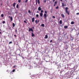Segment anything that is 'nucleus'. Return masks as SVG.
Listing matches in <instances>:
<instances>
[{
	"instance_id": "nucleus-1",
	"label": "nucleus",
	"mask_w": 79,
	"mask_h": 79,
	"mask_svg": "<svg viewBox=\"0 0 79 79\" xmlns=\"http://www.w3.org/2000/svg\"><path fill=\"white\" fill-rule=\"evenodd\" d=\"M45 13L44 14V19H45V21H47V10H45L44 12Z\"/></svg>"
},
{
	"instance_id": "nucleus-2",
	"label": "nucleus",
	"mask_w": 79,
	"mask_h": 79,
	"mask_svg": "<svg viewBox=\"0 0 79 79\" xmlns=\"http://www.w3.org/2000/svg\"><path fill=\"white\" fill-rule=\"evenodd\" d=\"M28 29H29L28 31L29 32H30V31H31L32 32H34V31L33 30V29H32V28H30V27H29Z\"/></svg>"
},
{
	"instance_id": "nucleus-3",
	"label": "nucleus",
	"mask_w": 79,
	"mask_h": 79,
	"mask_svg": "<svg viewBox=\"0 0 79 79\" xmlns=\"http://www.w3.org/2000/svg\"><path fill=\"white\" fill-rule=\"evenodd\" d=\"M68 9H69V8L68 7H65V11H66V13H67V10H68Z\"/></svg>"
},
{
	"instance_id": "nucleus-4",
	"label": "nucleus",
	"mask_w": 79,
	"mask_h": 79,
	"mask_svg": "<svg viewBox=\"0 0 79 79\" xmlns=\"http://www.w3.org/2000/svg\"><path fill=\"white\" fill-rule=\"evenodd\" d=\"M61 16L62 18H64V14H62L61 15Z\"/></svg>"
},
{
	"instance_id": "nucleus-5",
	"label": "nucleus",
	"mask_w": 79,
	"mask_h": 79,
	"mask_svg": "<svg viewBox=\"0 0 79 79\" xmlns=\"http://www.w3.org/2000/svg\"><path fill=\"white\" fill-rule=\"evenodd\" d=\"M38 10L39 11H41V10H42V8H40V7H38Z\"/></svg>"
},
{
	"instance_id": "nucleus-6",
	"label": "nucleus",
	"mask_w": 79,
	"mask_h": 79,
	"mask_svg": "<svg viewBox=\"0 0 79 79\" xmlns=\"http://www.w3.org/2000/svg\"><path fill=\"white\" fill-rule=\"evenodd\" d=\"M16 3H15H15H14L13 4V6L14 7H15V5H16Z\"/></svg>"
},
{
	"instance_id": "nucleus-7",
	"label": "nucleus",
	"mask_w": 79,
	"mask_h": 79,
	"mask_svg": "<svg viewBox=\"0 0 79 79\" xmlns=\"http://www.w3.org/2000/svg\"><path fill=\"white\" fill-rule=\"evenodd\" d=\"M34 19H35L34 18H32V21L33 23H34Z\"/></svg>"
},
{
	"instance_id": "nucleus-8",
	"label": "nucleus",
	"mask_w": 79,
	"mask_h": 79,
	"mask_svg": "<svg viewBox=\"0 0 79 79\" xmlns=\"http://www.w3.org/2000/svg\"><path fill=\"white\" fill-rule=\"evenodd\" d=\"M32 37H34V36H35V35H34V33H33V32H32Z\"/></svg>"
},
{
	"instance_id": "nucleus-9",
	"label": "nucleus",
	"mask_w": 79,
	"mask_h": 79,
	"mask_svg": "<svg viewBox=\"0 0 79 79\" xmlns=\"http://www.w3.org/2000/svg\"><path fill=\"white\" fill-rule=\"evenodd\" d=\"M47 38H48V35H45V37L44 39H47Z\"/></svg>"
},
{
	"instance_id": "nucleus-10",
	"label": "nucleus",
	"mask_w": 79,
	"mask_h": 79,
	"mask_svg": "<svg viewBox=\"0 0 79 79\" xmlns=\"http://www.w3.org/2000/svg\"><path fill=\"white\" fill-rule=\"evenodd\" d=\"M60 24H62V20H60Z\"/></svg>"
},
{
	"instance_id": "nucleus-11",
	"label": "nucleus",
	"mask_w": 79,
	"mask_h": 79,
	"mask_svg": "<svg viewBox=\"0 0 79 79\" xmlns=\"http://www.w3.org/2000/svg\"><path fill=\"white\" fill-rule=\"evenodd\" d=\"M71 24H74V22L73 21H72Z\"/></svg>"
},
{
	"instance_id": "nucleus-12",
	"label": "nucleus",
	"mask_w": 79,
	"mask_h": 79,
	"mask_svg": "<svg viewBox=\"0 0 79 79\" xmlns=\"http://www.w3.org/2000/svg\"><path fill=\"white\" fill-rule=\"evenodd\" d=\"M40 16H41L42 17V16H43V14H42V13H40Z\"/></svg>"
},
{
	"instance_id": "nucleus-13",
	"label": "nucleus",
	"mask_w": 79,
	"mask_h": 79,
	"mask_svg": "<svg viewBox=\"0 0 79 79\" xmlns=\"http://www.w3.org/2000/svg\"><path fill=\"white\" fill-rule=\"evenodd\" d=\"M10 21H13V18L12 17H10Z\"/></svg>"
},
{
	"instance_id": "nucleus-14",
	"label": "nucleus",
	"mask_w": 79,
	"mask_h": 79,
	"mask_svg": "<svg viewBox=\"0 0 79 79\" xmlns=\"http://www.w3.org/2000/svg\"><path fill=\"white\" fill-rule=\"evenodd\" d=\"M12 26L13 27H15V23H13Z\"/></svg>"
},
{
	"instance_id": "nucleus-15",
	"label": "nucleus",
	"mask_w": 79,
	"mask_h": 79,
	"mask_svg": "<svg viewBox=\"0 0 79 79\" xmlns=\"http://www.w3.org/2000/svg\"><path fill=\"white\" fill-rule=\"evenodd\" d=\"M64 28H65V29H67V28H68V26H64Z\"/></svg>"
},
{
	"instance_id": "nucleus-16",
	"label": "nucleus",
	"mask_w": 79,
	"mask_h": 79,
	"mask_svg": "<svg viewBox=\"0 0 79 79\" xmlns=\"http://www.w3.org/2000/svg\"><path fill=\"white\" fill-rule=\"evenodd\" d=\"M44 24H42L41 25V26H42V27H44Z\"/></svg>"
},
{
	"instance_id": "nucleus-17",
	"label": "nucleus",
	"mask_w": 79,
	"mask_h": 79,
	"mask_svg": "<svg viewBox=\"0 0 79 79\" xmlns=\"http://www.w3.org/2000/svg\"><path fill=\"white\" fill-rule=\"evenodd\" d=\"M16 7L17 8H18V7H19V5L17 4Z\"/></svg>"
},
{
	"instance_id": "nucleus-18",
	"label": "nucleus",
	"mask_w": 79,
	"mask_h": 79,
	"mask_svg": "<svg viewBox=\"0 0 79 79\" xmlns=\"http://www.w3.org/2000/svg\"><path fill=\"white\" fill-rule=\"evenodd\" d=\"M1 17H2L3 18V16H4V15H3V14H1Z\"/></svg>"
},
{
	"instance_id": "nucleus-19",
	"label": "nucleus",
	"mask_w": 79,
	"mask_h": 79,
	"mask_svg": "<svg viewBox=\"0 0 79 79\" xmlns=\"http://www.w3.org/2000/svg\"><path fill=\"white\" fill-rule=\"evenodd\" d=\"M67 14L68 15H69V11H67Z\"/></svg>"
},
{
	"instance_id": "nucleus-20",
	"label": "nucleus",
	"mask_w": 79,
	"mask_h": 79,
	"mask_svg": "<svg viewBox=\"0 0 79 79\" xmlns=\"http://www.w3.org/2000/svg\"><path fill=\"white\" fill-rule=\"evenodd\" d=\"M38 4H40V0H38Z\"/></svg>"
},
{
	"instance_id": "nucleus-21",
	"label": "nucleus",
	"mask_w": 79,
	"mask_h": 79,
	"mask_svg": "<svg viewBox=\"0 0 79 79\" xmlns=\"http://www.w3.org/2000/svg\"><path fill=\"white\" fill-rule=\"evenodd\" d=\"M62 6H64V3H62Z\"/></svg>"
},
{
	"instance_id": "nucleus-22",
	"label": "nucleus",
	"mask_w": 79,
	"mask_h": 79,
	"mask_svg": "<svg viewBox=\"0 0 79 79\" xmlns=\"http://www.w3.org/2000/svg\"><path fill=\"white\" fill-rule=\"evenodd\" d=\"M21 0H18V2H19V3H20V2H21Z\"/></svg>"
},
{
	"instance_id": "nucleus-23",
	"label": "nucleus",
	"mask_w": 79,
	"mask_h": 79,
	"mask_svg": "<svg viewBox=\"0 0 79 79\" xmlns=\"http://www.w3.org/2000/svg\"><path fill=\"white\" fill-rule=\"evenodd\" d=\"M28 12L29 13H31V11L29 10H28Z\"/></svg>"
},
{
	"instance_id": "nucleus-24",
	"label": "nucleus",
	"mask_w": 79,
	"mask_h": 79,
	"mask_svg": "<svg viewBox=\"0 0 79 79\" xmlns=\"http://www.w3.org/2000/svg\"><path fill=\"white\" fill-rule=\"evenodd\" d=\"M15 71V69H13L12 70V72H14Z\"/></svg>"
},
{
	"instance_id": "nucleus-25",
	"label": "nucleus",
	"mask_w": 79,
	"mask_h": 79,
	"mask_svg": "<svg viewBox=\"0 0 79 79\" xmlns=\"http://www.w3.org/2000/svg\"><path fill=\"white\" fill-rule=\"evenodd\" d=\"M59 8V7H58V6H57L56 7V9H58Z\"/></svg>"
},
{
	"instance_id": "nucleus-26",
	"label": "nucleus",
	"mask_w": 79,
	"mask_h": 79,
	"mask_svg": "<svg viewBox=\"0 0 79 79\" xmlns=\"http://www.w3.org/2000/svg\"><path fill=\"white\" fill-rule=\"evenodd\" d=\"M35 23L36 24H37V20L35 21Z\"/></svg>"
},
{
	"instance_id": "nucleus-27",
	"label": "nucleus",
	"mask_w": 79,
	"mask_h": 79,
	"mask_svg": "<svg viewBox=\"0 0 79 79\" xmlns=\"http://www.w3.org/2000/svg\"><path fill=\"white\" fill-rule=\"evenodd\" d=\"M5 21H3L2 22V23H3V24H5Z\"/></svg>"
},
{
	"instance_id": "nucleus-28",
	"label": "nucleus",
	"mask_w": 79,
	"mask_h": 79,
	"mask_svg": "<svg viewBox=\"0 0 79 79\" xmlns=\"http://www.w3.org/2000/svg\"><path fill=\"white\" fill-rule=\"evenodd\" d=\"M43 12H44V11H43V10H42L41 11V13H43Z\"/></svg>"
},
{
	"instance_id": "nucleus-29",
	"label": "nucleus",
	"mask_w": 79,
	"mask_h": 79,
	"mask_svg": "<svg viewBox=\"0 0 79 79\" xmlns=\"http://www.w3.org/2000/svg\"><path fill=\"white\" fill-rule=\"evenodd\" d=\"M36 17H39V15L37 14L36 15Z\"/></svg>"
},
{
	"instance_id": "nucleus-30",
	"label": "nucleus",
	"mask_w": 79,
	"mask_h": 79,
	"mask_svg": "<svg viewBox=\"0 0 79 79\" xmlns=\"http://www.w3.org/2000/svg\"><path fill=\"white\" fill-rule=\"evenodd\" d=\"M24 23H26V24L27 23V22H26V21L24 20Z\"/></svg>"
},
{
	"instance_id": "nucleus-31",
	"label": "nucleus",
	"mask_w": 79,
	"mask_h": 79,
	"mask_svg": "<svg viewBox=\"0 0 79 79\" xmlns=\"http://www.w3.org/2000/svg\"><path fill=\"white\" fill-rule=\"evenodd\" d=\"M52 42H53V40H51L50 41V42L51 43H52Z\"/></svg>"
},
{
	"instance_id": "nucleus-32",
	"label": "nucleus",
	"mask_w": 79,
	"mask_h": 79,
	"mask_svg": "<svg viewBox=\"0 0 79 79\" xmlns=\"http://www.w3.org/2000/svg\"><path fill=\"white\" fill-rule=\"evenodd\" d=\"M12 44V42H9V44Z\"/></svg>"
},
{
	"instance_id": "nucleus-33",
	"label": "nucleus",
	"mask_w": 79,
	"mask_h": 79,
	"mask_svg": "<svg viewBox=\"0 0 79 79\" xmlns=\"http://www.w3.org/2000/svg\"><path fill=\"white\" fill-rule=\"evenodd\" d=\"M57 3V2L56 1V2H55L54 4H56Z\"/></svg>"
},
{
	"instance_id": "nucleus-34",
	"label": "nucleus",
	"mask_w": 79,
	"mask_h": 79,
	"mask_svg": "<svg viewBox=\"0 0 79 79\" xmlns=\"http://www.w3.org/2000/svg\"><path fill=\"white\" fill-rule=\"evenodd\" d=\"M28 2V0H26L25 1V2Z\"/></svg>"
},
{
	"instance_id": "nucleus-35",
	"label": "nucleus",
	"mask_w": 79,
	"mask_h": 79,
	"mask_svg": "<svg viewBox=\"0 0 79 79\" xmlns=\"http://www.w3.org/2000/svg\"><path fill=\"white\" fill-rule=\"evenodd\" d=\"M36 5H37V1H36Z\"/></svg>"
},
{
	"instance_id": "nucleus-36",
	"label": "nucleus",
	"mask_w": 79,
	"mask_h": 79,
	"mask_svg": "<svg viewBox=\"0 0 79 79\" xmlns=\"http://www.w3.org/2000/svg\"><path fill=\"white\" fill-rule=\"evenodd\" d=\"M56 6V4H54V6Z\"/></svg>"
},
{
	"instance_id": "nucleus-37",
	"label": "nucleus",
	"mask_w": 79,
	"mask_h": 79,
	"mask_svg": "<svg viewBox=\"0 0 79 79\" xmlns=\"http://www.w3.org/2000/svg\"><path fill=\"white\" fill-rule=\"evenodd\" d=\"M52 18H53L54 19H55V16H52Z\"/></svg>"
},
{
	"instance_id": "nucleus-38",
	"label": "nucleus",
	"mask_w": 79,
	"mask_h": 79,
	"mask_svg": "<svg viewBox=\"0 0 79 79\" xmlns=\"http://www.w3.org/2000/svg\"><path fill=\"white\" fill-rule=\"evenodd\" d=\"M44 3H46V0H45L44 1Z\"/></svg>"
},
{
	"instance_id": "nucleus-39",
	"label": "nucleus",
	"mask_w": 79,
	"mask_h": 79,
	"mask_svg": "<svg viewBox=\"0 0 79 79\" xmlns=\"http://www.w3.org/2000/svg\"><path fill=\"white\" fill-rule=\"evenodd\" d=\"M76 15H79V13H77L76 14Z\"/></svg>"
},
{
	"instance_id": "nucleus-40",
	"label": "nucleus",
	"mask_w": 79,
	"mask_h": 79,
	"mask_svg": "<svg viewBox=\"0 0 79 79\" xmlns=\"http://www.w3.org/2000/svg\"><path fill=\"white\" fill-rule=\"evenodd\" d=\"M15 67H16V66H15V65H14V66H13V68H15Z\"/></svg>"
},
{
	"instance_id": "nucleus-41",
	"label": "nucleus",
	"mask_w": 79,
	"mask_h": 79,
	"mask_svg": "<svg viewBox=\"0 0 79 79\" xmlns=\"http://www.w3.org/2000/svg\"><path fill=\"white\" fill-rule=\"evenodd\" d=\"M17 30H15V32H16V33L17 32Z\"/></svg>"
},
{
	"instance_id": "nucleus-42",
	"label": "nucleus",
	"mask_w": 79,
	"mask_h": 79,
	"mask_svg": "<svg viewBox=\"0 0 79 79\" xmlns=\"http://www.w3.org/2000/svg\"><path fill=\"white\" fill-rule=\"evenodd\" d=\"M32 29H34V27H32Z\"/></svg>"
},
{
	"instance_id": "nucleus-43",
	"label": "nucleus",
	"mask_w": 79,
	"mask_h": 79,
	"mask_svg": "<svg viewBox=\"0 0 79 79\" xmlns=\"http://www.w3.org/2000/svg\"><path fill=\"white\" fill-rule=\"evenodd\" d=\"M14 36L15 37H16V35H14Z\"/></svg>"
},
{
	"instance_id": "nucleus-44",
	"label": "nucleus",
	"mask_w": 79,
	"mask_h": 79,
	"mask_svg": "<svg viewBox=\"0 0 79 79\" xmlns=\"http://www.w3.org/2000/svg\"><path fill=\"white\" fill-rule=\"evenodd\" d=\"M61 2H63V0H60Z\"/></svg>"
},
{
	"instance_id": "nucleus-45",
	"label": "nucleus",
	"mask_w": 79,
	"mask_h": 79,
	"mask_svg": "<svg viewBox=\"0 0 79 79\" xmlns=\"http://www.w3.org/2000/svg\"><path fill=\"white\" fill-rule=\"evenodd\" d=\"M0 34H2V33L0 31Z\"/></svg>"
},
{
	"instance_id": "nucleus-46",
	"label": "nucleus",
	"mask_w": 79,
	"mask_h": 79,
	"mask_svg": "<svg viewBox=\"0 0 79 79\" xmlns=\"http://www.w3.org/2000/svg\"><path fill=\"white\" fill-rule=\"evenodd\" d=\"M39 20H38V23H39Z\"/></svg>"
},
{
	"instance_id": "nucleus-47",
	"label": "nucleus",
	"mask_w": 79,
	"mask_h": 79,
	"mask_svg": "<svg viewBox=\"0 0 79 79\" xmlns=\"http://www.w3.org/2000/svg\"><path fill=\"white\" fill-rule=\"evenodd\" d=\"M55 0H53V2H55Z\"/></svg>"
},
{
	"instance_id": "nucleus-48",
	"label": "nucleus",
	"mask_w": 79,
	"mask_h": 79,
	"mask_svg": "<svg viewBox=\"0 0 79 79\" xmlns=\"http://www.w3.org/2000/svg\"><path fill=\"white\" fill-rule=\"evenodd\" d=\"M37 75H38L37 74L35 75L36 76H37Z\"/></svg>"
},
{
	"instance_id": "nucleus-49",
	"label": "nucleus",
	"mask_w": 79,
	"mask_h": 79,
	"mask_svg": "<svg viewBox=\"0 0 79 79\" xmlns=\"http://www.w3.org/2000/svg\"><path fill=\"white\" fill-rule=\"evenodd\" d=\"M9 18H11V17H10V16H9Z\"/></svg>"
},
{
	"instance_id": "nucleus-50",
	"label": "nucleus",
	"mask_w": 79,
	"mask_h": 79,
	"mask_svg": "<svg viewBox=\"0 0 79 79\" xmlns=\"http://www.w3.org/2000/svg\"><path fill=\"white\" fill-rule=\"evenodd\" d=\"M37 0H36V1L37 2Z\"/></svg>"
},
{
	"instance_id": "nucleus-51",
	"label": "nucleus",
	"mask_w": 79,
	"mask_h": 79,
	"mask_svg": "<svg viewBox=\"0 0 79 79\" xmlns=\"http://www.w3.org/2000/svg\"><path fill=\"white\" fill-rule=\"evenodd\" d=\"M64 6H66V4H65V5H64Z\"/></svg>"
},
{
	"instance_id": "nucleus-52",
	"label": "nucleus",
	"mask_w": 79,
	"mask_h": 79,
	"mask_svg": "<svg viewBox=\"0 0 79 79\" xmlns=\"http://www.w3.org/2000/svg\"><path fill=\"white\" fill-rule=\"evenodd\" d=\"M1 5H2V3L1 4Z\"/></svg>"
},
{
	"instance_id": "nucleus-53",
	"label": "nucleus",
	"mask_w": 79,
	"mask_h": 79,
	"mask_svg": "<svg viewBox=\"0 0 79 79\" xmlns=\"http://www.w3.org/2000/svg\"><path fill=\"white\" fill-rule=\"evenodd\" d=\"M1 31V29H0V31Z\"/></svg>"
},
{
	"instance_id": "nucleus-54",
	"label": "nucleus",
	"mask_w": 79,
	"mask_h": 79,
	"mask_svg": "<svg viewBox=\"0 0 79 79\" xmlns=\"http://www.w3.org/2000/svg\"><path fill=\"white\" fill-rule=\"evenodd\" d=\"M60 73H61V72H60Z\"/></svg>"
}]
</instances>
